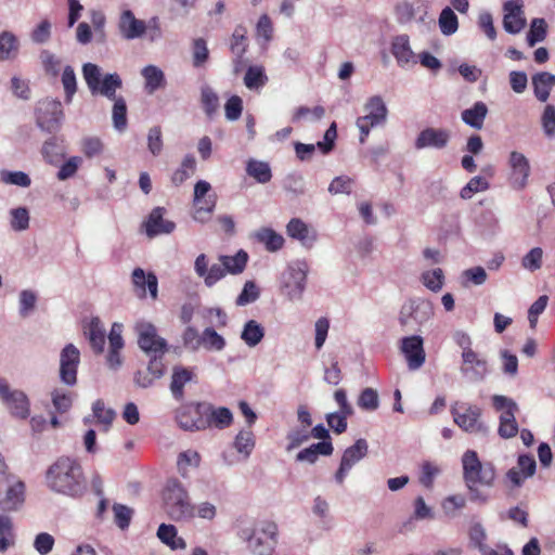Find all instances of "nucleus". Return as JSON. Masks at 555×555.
Wrapping results in <instances>:
<instances>
[{
  "label": "nucleus",
  "mask_w": 555,
  "mask_h": 555,
  "mask_svg": "<svg viewBox=\"0 0 555 555\" xmlns=\"http://www.w3.org/2000/svg\"><path fill=\"white\" fill-rule=\"evenodd\" d=\"M82 77L93 95H102L114 102L112 119L114 128L121 132L127 128V105L122 96H117V90L122 87V79L117 73L102 74V69L94 63L82 65Z\"/></svg>",
  "instance_id": "1"
},
{
  "label": "nucleus",
  "mask_w": 555,
  "mask_h": 555,
  "mask_svg": "<svg viewBox=\"0 0 555 555\" xmlns=\"http://www.w3.org/2000/svg\"><path fill=\"white\" fill-rule=\"evenodd\" d=\"M46 481L51 491L69 498H79L87 489L81 464L69 456L59 457L48 468Z\"/></svg>",
  "instance_id": "2"
},
{
  "label": "nucleus",
  "mask_w": 555,
  "mask_h": 555,
  "mask_svg": "<svg viewBox=\"0 0 555 555\" xmlns=\"http://www.w3.org/2000/svg\"><path fill=\"white\" fill-rule=\"evenodd\" d=\"M463 479L469 491L470 500L486 503L489 499L478 487L491 488L496 477L492 463L482 464L474 450H467L462 456Z\"/></svg>",
  "instance_id": "3"
},
{
  "label": "nucleus",
  "mask_w": 555,
  "mask_h": 555,
  "mask_svg": "<svg viewBox=\"0 0 555 555\" xmlns=\"http://www.w3.org/2000/svg\"><path fill=\"white\" fill-rule=\"evenodd\" d=\"M162 503L166 515L175 521H190L195 517V504L192 503L185 486L177 478H170L162 490Z\"/></svg>",
  "instance_id": "4"
},
{
  "label": "nucleus",
  "mask_w": 555,
  "mask_h": 555,
  "mask_svg": "<svg viewBox=\"0 0 555 555\" xmlns=\"http://www.w3.org/2000/svg\"><path fill=\"white\" fill-rule=\"evenodd\" d=\"M238 537L247 543V548L254 555H271L278 543V526L273 521L263 520L251 529H242Z\"/></svg>",
  "instance_id": "5"
},
{
  "label": "nucleus",
  "mask_w": 555,
  "mask_h": 555,
  "mask_svg": "<svg viewBox=\"0 0 555 555\" xmlns=\"http://www.w3.org/2000/svg\"><path fill=\"white\" fill-rule=\"evenodd\" d=\"M364 115L356 120L360 131V142L364 143L371 129L382 127L387 121L388 108L380 95H373L363 105Z\"/></svg>",
  "instance_id": "6"
},
{
  "label": "nucleus",
  "mask_w": 555,
  "mask_h": 555,
  "mask_svg": "<svg viewBox=\"0 0 555 555\" xmlns=\"http://www.w3.org/2000/svg\"><path fill=\"white\" fill-rule=\"evenodd\" d=\"M308 264L304 260L292 261L281 276V287L291 301L302 298L306 289Z\"/></svg>",
  "instance_id": "7"
},
{
  "label": "nucleus",
  "mask_w": 555,
  "mask_h": 555,
  "mask_svg": "<svg viewBox=\"0 0 555 555\" xmlns=\"http://www.w3.org/2000/svg\"><path fill=\"white\" fill-rule=\"evenodd\" d=\"M434 315L431 302L424 299H414L402 306L399 313V323L405 331L416 332Z\"/></svg>",
  "instance_id": "8"
},
{
  "label": "nucleus",
  "mask_w": 555,
  "mask_h": 555,
  "mask_svg": "<svg viewBox=\"0 0 555 555\" xmlns=\"http://www.w3.org/2000/svg\"><path fill=\"white\" fill-rule=\"evenodd\" d=\"M454 423L469 434L487 435L489 428L480 421L481 409L477 405L455 402L451 408Z\"/></svg>",
  "instance_id": "9"
},
{
  "label": "nucleus",
  "mask_w": 555,
  "mask_h": 555,
  "mask_svg": "<svg viewBox=\"0 0 555 555\" xmlns=\"http://www.w3.org/2000/svg\"><path fill=\"white\" fill-rule=\"evenodd\" d=\"M138 345L142 351L153 357L163 356L167 351V341L157 333L156 326L145 320H139L134 324Z\"/></svg>",
  "instance_id": "10"
},
{
  "label": "nucleus",
  "mask_w": 555,
  "mask_h": 555,
  "mask_svg": "<svg viewBox=\"0 0 555 555\" xmlns=\"http://www.w3.org/2000/svg\"><path fill=\"white\" fill-rule=\"evenodd\" d=\"M178 425L190 431H198L208 428L207 403H188L177 410Z\"/></svg>",
  "instance_id": "11"
},
{
  "label": "nucleus",
  "mask_w": 555,
  "mask_h": 555,
  "mask_svg": "<svg viewBox=\"0 0 555 555\" xmlns=\"http://www.w3.org/2000/svg\"><path fill=\"white\" fill-rule=\"evenodd\" d=\"M37 126L48 132L55 131L63 119V108L61 101L46 98L38 101L36 105Z\"/></svg>",
  "instance_id": "12"
},
{
  "label": "nucleus",
  "mask_w": 555,
  "mask_h": 555,
  "mask_svg": "<svg viewBox=\"0 0 555 555\" xmlns=\"http://www.w3.org/2000/svg\"><path fill=\"white\" fill-rule=\"evenodd\" d=\"M0 399L10 414L15 418L25 420L30 414V403L25 392L11 389L4 379H0Z\"/></svg>",
  "instance_id": "13"
},
{
  "label": "nucleus",
  "mask_w": 555,
  "mask_h": 555,
  "mask_svg": "<svg viewBox=\"0 0 555 555\" xmlns=\"http://www.w3.org/2000/svg\"><path fill=\"white\" fill-rule=\"evenodd\" d=\"M460 372L469 383H481L490 374V365L486 357L476 351L461 354Z\"/></svg>",
  "instance_id": "14"
},
{
  "label": "nucleus",
  "mask_w": 555,
  "mask_h": 555,
  "mask_svg": "<svg viewBox=\"0 0 555 555\" xmlns=\"http://www.w3.org/2000/svg\"><path fill=\"white\" fill-rule=\"evenodd\" d=\"M80 363V351L74 344H67L60 352V379L66 386H75Z\"/></svg>",
  "instance_id": "15"
},
{
  "label": "nucleus",
  "mask_w": 555,
  "mask_h": 555,
  "mask_svg": "<svg viewBox=\"0 0 555 555\" xmlns=\"http://www.w3.org/2000/svg\"><path fill=\"white\" fill-rule=\"evenodd\" d=\"M367 442L365 439H358L351 447L347 448L343 454L340 465L335 474L337 483L343 485L350 469L364 459L367 454Z\"/></svg>",
  "instance_id": "16"
},
{
  "label": "nucleus",
  "mask_w": 555,
  "mask_h": 555,
  "mask_svg": "<svg viewBox=\"0 0 555 555\" xmlns=\"http://www.w3.org/2000/svg\"><path fill=\"white\" fill-rule=\"evenodd\" d=\"M400 350L403 353L410 371H416L423 366L426 360L424 340L418 335L403 337Z\"/></svg>",
  "instance_id": "17"
},
{
  "label": "nucleus",
  "mask_w": 555,
  "mask_h": 555,
  "mask_svg": "<svg viewBox=\"0 0 555 555\" xmlns=\"http://www.w3.org/2000/svg\"><path fill=\"white\" fill-rule=\"evenodd\" d=\"M211 186L205 180H199L194 186V219L199 222L206 220L205 215L212 212L216 206V198L214 195H208Z\"/></svg>",
  "instance_id": "18"
},
{
  "label": "nucleus",
  "mask_w": 555,
  "mask_h": 555,
  "mask_svg": "<svg viewBox=\"0 0 555 555\" xmlns=\"http://www.w3.org/2000/svg\"><path fill=\"white\" fill-rule=\"evenodd\" d=\"M521 0H508L503 5V28L508 34H519L526 26Z\"/></svg>",
  "instance_id": "19"
},
{
  "label": "nucleus",
  "mask_w": 555,
  "mask_h": 555,
  "mask_svg": "<svg viewBox=\"0 0 555 555\" xmlns=\"http://www.w3.org/2000/svg\"><path fill=\"white\" fill-rule=\"evenodd\" d=\"M3 483L8 488L0 499V507L9 512L17 511L25 501V483L16 476Z\"/></svg>",
  "instance_id": "20"
},
{
  "label": "nucleus",
  "mask_w": 555,
  "mask_h": 555,
  "mask_svg": "<svg viewBox=\"0 0 555 555\" xmlns=\"http://www.w3.org/2000/svg\"><path fill=\"white\" fill-rule=\"evenodd\" d=\"M195 273L204 280L207 287H212L216 283L227 275V269L219 261L208 267V260L205 254H201L194 261Z\"/></svg>",
  "instance_id": "21"
},
{
  "label": "nucleus",
  "mask_w": 555,
  "mask_h": 555,
  "mask_svg": "<svg viewBox=\"0 0 555 555\" xmlns=\"http://www.w3.org/2000/svg\"><path fill=\"white\" fill-rule=\"evenodd\" d=\"M451 138L450 131L442 128H426L422 130L415 139L414 146L416 150L446 147Z\"/></svg>",
  "instance_id": "22"
},
{
  "label": "nucleus",
  "mask_w": 555,
  "mask_h": 555,
  "mask_svg": "<svg viewBox=\"0 0 555 555\" xmlns=\"http://www.w3.org/2000/svg\"><path fill=\"white\" fill-rule=\"evenodd\" d=\"M391 54L399 67H408L416 64V54L413 52L408 35L395 36L391 40Z\"/></svg>",
  "instance_id": "23"
},
{
  "label": "nucleus",
  "mask_w": 555,
  "mask_h": 555,
  "mask_svg": "<svg viewBox=\"0 0 555 555\" xmlns=\"http://www.w3.org/2000/svg\"><path fill=\"white\" fill-rule=\"evenodd\" d=\"M508 165L512 169L513 183L517 189H524L527 185L530 176V164L528 158L520 152L509 153Z\"/></svg>",
  "instance_id": "24"
},
{
  "label": "nucleus",
  "mask_w": 555,
  "mask_h": 555,
  "mask_svg": "<svg viewBox=\"0 0 555 555\" xmlns=\"http://www.w3.org/2000/svg\"><path fill=\"white\" fill-rule=\"evenodd\" d=\"M165 209L162 207L154 208L144 223L145 233L149 237L162 234H170L173 232L175 222L164 218Z\"/></svg>",
  "instance_id": "25"
},
{
  "label": "nucleus",
  "mask_w": 555,
  "mask_h": 555,
  "mask_svg": "<svg viewBox=\"0 0 555 555\" xmlns=\"http://www.w3.org/2000/svg\"><path fill=\"white\" fill-rule=\"evenodd\" d=\"M122 324L113 323L111 332L108 334L109 350L107 354V364L111 369L117 370L121 365L120 351L124 348L122 339Z\"/></svg>",
  "instance_id": "26"
},
{
  "label": "nucleus",
  "mask_w": 555,
  "mask_h": 555,
  "mask_svg": "<svg viewBox=\"0 0 555 555\" xmlns=\"http://www.w3.org/2000/svg\"><path fill=\"white\" fill-rule=\"evenodd\" d=\"M118 28L122 38L127 40L140 38L146 30L145 23L135 18L130 10H126L121 13Z\"/></svg>",
  "instance_id": "27"
},
{
  "label": "nucleus",
  "mask_w": 555,
  "mask_h": 555,
  "mask_svg": "<svg viewBox=\"0 0 555 555\" xmlns=\"http://www.w3.org/2000/svg\"><path fill=\"white\" fill-rule=\"evenodd\" d=\"M132 283L140 291V296L144 297L149 291L152 299H156L158 295V280L157 276L150 272L145 273L143 269L135 268L132 271Z\"/></svg>",
  "instance_id": "28"
},
{
  "label": "nucleus",
  "mask_w": 555,
  "mask_h": 555,
  "mask_svg": "<svg viewBox=\"0 0 555 555\" xmlns=\"http://www.w3.org/2000/svg\"><path fill=\"white\" fill-rule=\"evenodd\" d=\"M288 236L299 241L304 246H311L317 241V233L299 218H293L286 225Z\"/></svg>",
  "instance_id": "29"
},
{
  "label": "nucleus",
  "mask_w": 555,
  "mask_h": 555,
  "mask_svg": "<svg viewBox=\"0 0 555 555\" xmlns=\"http://www.w3.org/2000/svg\"><path fill=\"white\" fill-rule=\"evenodd\" d=\"M85 335L94 352L102 353L104 351L105 327L98 317L92 318L85 326Z\"/></svg>",
  "instance_id": "30"
},
{
  "label": "nucleus",
  "mask_w": 555,
  "mask_h": 555,
  "mask_svg": "<svg viewBox=\"0 0 555 555\" xmlns=\"http://www.w3.org/2000/svg\"><path fill=\"white\" fill-rule=\"evenodd\" d=\"M141 75L144 78V89L150 94L165 88L166 86L164 72L155 65H147L143 67L141 69Z\"/></svg>",
  "instance_id": "31"
},
{
  "label": "nucleus",
  "mask_w": 555,
  "mask_h": 555,
  "mask_svg": "<svg viewBox=\"0 0 555 555\" xmlns=\"http://www.w3.org/2000/svg\"><path fill=\"white\" fill-rule=\"evenodd\" d=\"M531 80L535 98L540 102H546L552 88L555 86V75L541 72L533 75Z\"/></svg>",
  "instance_id": "32"
},
{
  "label": "nucleus",
  "mask_w": 555,
  "mask_h": 555,
  "mask_svg": "<svg viewBox=\"0 0 555 555\" xmlns=\"http://www.w3.org/2000/svg\"><path fill=\"white\" fill-rule=\"evenodd\" d=\"M254 238L264 245L270 253L280 250L284 245V237L271 228H260L253 234Z\"/></svg>",
  "instance_id": "33"
},
{
  "label": "nucleus",
  "mask_w": 555,
  "mask_h": 555,
  "mask_svg": "<svg viewBox=\"0 0 555 555\" xmlns=\"http://www.w3.org/2000/svg\"><path fill=\"white\" fill-rule=\"evenodd\" d=\"M193 378V372L186 367L175 366L171 375L170 391L175 399L183 398V388Z\"/></svg>",
  "instance_id": "34"
},
{
  "label": "nucleus",
  "mask_w": 555,
  "mask_h": 555,
  "mask_svg": "<svg viewBox=\"0 0 555 555\" xmlns=\"http://www.w3.org/2000/svg\"><path fill=\"white\" fill-rule=\"evenodd\" d=\"M488 114V107L483 102H476L473 107L464 109L462 120L474 129H481Z\"/></svg>",
  "instance_id": "35"
},
{
  "label": "nucleus",
  "mask_w": 555,
  "mask_h": 555,
  "mask_svg": "<svg viewBox=\"0 0 555 555\" xmlns=\"http://www.w3.org/2000/svg\"><path fill=\"white\" fill-rule=\"evenodd\" d=\"M468 537L470 546L477 548L481 555H488L495 552V548H491L486 543L488 534L480 522H475L470 526Z\"/></svg>",
  "instance_id": "36"
},
{
  "label": "nucleus",
  "mask_w": 555,
  "mask_h": 555,
  "mask_svg": "<svg viewBox=\"0 0 555 555\" xmlns=\"http://www.w3.org/2000/svg\"><path fill=\"white\" fill-rule=\"evenodd\" d=\"M207 418L208 427L222 429L232 424L233 414L228 408H215L210 403H207Z\"/></svg>",
  "instance_id": "37"
},
{
  "label": "nucleus",
  "mask_w": 555,
  "mask_h": 555,
  "mask_svg": "<svg viewBox=\"0 0 555 555\" xmlns=\"http://www.w3.org/2000/svg\"><path fill=\"white\" fill-rule=\"evenodd\" d=\"M246 173L261 184H266L272 179V171L269 163L255 158H249L247 160Z\"/></svg>",
  "instance_id": "38"
},
{
  "label": "nucleus",
  "mask_w": 555,
  "mask_h": 555,
  "mask_svg": "<svg viewBox=\"0 0 555 555\" xmlns=\"http://www.w3.org/2000/svg\"><path fill=\"white\" fill-rule=\"evenodd\" d=\"M492 405L500 414V422H503V418L507 421L516 420L515 414L518 411L517 403L503 395H494L492 397Z\"/></svg>",
  "instance_id": "39"
},
{
  "label": "nucleus",
  "mask_w": 555,
  "mask_h": 555,
  "mask_svg": "<svg viewBox=\"0 0 555 555\" xmlns=\"http://www.w3.org/2000/svg\"><path fill=\"white\" fill-rule=\"evenodd\" d=\"M248 260V255L243 249L233 256L221 255L219 261L227 269V274H240L244 271Z\"/></svg>",
  "instance_id": "40"
},
{
  "label": "nucleus",
  "mask_w": 555,
  "mask_h": 555,
  "mask_svg": "<svg viewBox=\"0 0 555 555\" xmlns=\"http://www.w3.org/2000/svg\"><path fill=\"white\" fill-rule=\"evenodd\" d=\"M157 537L172 550H183L186 546L185 541L181 537H178L177 529L173 525L162 524L157 529Z\"/></svg>",
  "instance_id": "41"
},
{
  "label": "nucleus",
  "mask_w": 555,
  "mask_h": 555,
  "mask_svg": "<svg viewBox=\"0 0 555 555\" xmlns=\"http://www.w3.org/2000/svg\"><path fill=\"white\" fill-rule=\"evenodd\" d=\"M18 48V40L13 33L4 30L0 34V61L16 57Z\"/></svg>",
  "instance_id": "42"
},
{
  "label": "nucleus",
  "mask_w": 555,
  "mask_h": 555,
  "mask_svg": "<svg viewBox=\"0 0 555 555\" xmlns=\"http://www.w3.org/2000/svg\"><path fill=\"white\" fill-rule=\"evenodd\" d=\"M264 336V328L255 320H249L245 323L241 333V339L248 347H256Z\"/></svg>",
  "instance_id": "43"
},
{
  "label": "nucleus",
  "mask_w": 555,
  "mask_h": 555,
  "mask_svg": "<svg viewBox=\"0 0 555 555\" xmlns=\"http://www.w3.org/2000/svg\"><path fill=\"white\" fill-rule=\"evenodd\" d=\"M15 543L12 518L0 514V552H7Z\"/></svg>",
  "instance_id": "44"
},
{
  "label": "nucleus",
  "mask_w": 555,
  "mask_h": 555,
  "mask_svg": "<svg viewBox=\"0 0 555 555\" xmlns=\"http://www.w3.org/2000/svg\"><path fill=\"white\" fill-rule=\"evenodd\" d=\"M268 81V77L262 66H249L244 76V85L249 90H259Z\"/></svg>",
  "instance_id": "45"
},
{
  "label": "nucleus",
  "mask_w": 555,
  "mask_h": 555,
  "mask_svg": "<svg viewBox=\"0 0 555 555\" xmlns=\"http://www.w3.org/2000/svg\"><path fill=\"white\" fill-rule=\"evenodd\" d=\"M312 513L322 520V528L331 530L334 527L333 518L330 515V504L322 496L313 500Z\"/></svg>",
  "instance_id": "46"
},
{
  "label": "nucleus",
  "mask_w": 555,
  "mask_h": 555,
  "mask_svg": "<svg viewBox=\"0 0 555 555\" xmlns=\"http://www.w3.org/2000/svg\"><path fill=\"white\" fill-rule=\"evenodd\" d=\"M202 347L208 351H221L225 347V339L212 327H207L202 333Z\"/></svg>",
  "instance_id": "47"
},
{
  "label": "nucleus",
  "mask_w": 555,
  "mask_h": 555,
  "mask_svg": "<svg viewBox=\"0 0 555 555\" xmlns=\"http://www.w3.org/2000/svg\"><path fill=\"white\" fill-rule=\"evenodd\" d=\"M196 168V160L193 155H186L180 168H178L171 177V181L176 185L182 184L191 175L194 173Z\"/></svg>",
  "instance_id": "48"
},
{
  "label": "nucleus",
  "mask_w": 555,
  "mask_h": 555,
  "mask_svg": "<svg viewBox=\"0 0 555 555\" xmlns=\"http://www.w3.org/2000/svg\"><path fill=\"white\" fill-rule=\"evenodd\" d=\"M547 34V24L544 18H533L530 29L527 34V42L530 47H534L538 42H542Z\"/></svg>",
  "instance_id": "49"
},
{
  "label": "nucleus",
  "mask_w": 555,
  "mask_h": 555,
  "mask_svg": "<svg viewBox=\"0 0 555 555\" xmlns=\"http://www.w3.org/2000/svg\"><path fill=\"white\" fill-rule=\"evenodd\" d=\"M439 27L443 35H453L459 28L457 16L450 8H444L439 16Z\"/></svg>",
  "instance_id": "50"
},
{
  "label": "nucleus",
  "mask_w": 555,
  "mask_h": 555,
  "mask_svg": "<svg viewBox=\"0 0 555 555\" xmlns=\"http://www.w3.org/2000/svg\"><path fill=\"white\" fill-rule=\"evenodd\" d=\"M93 416L96 422L103 426V429L108 430L115 417V412L112 409H106L102 400H96L92 405Z\"/></svg>",
  "instance_id": "51"
},
{
  "label": "nucleus",
  "mask_w": 555,
  "mask_h": 555,
  "mask_svg": "<svg viewBox=\"0 0 555 555\" xmlns=\"http://www.w3.org/2000/svg\"><path fill=\"white\" fill-rule=\"evenodd\" d=\"M236 451L248 457L255 448V437L250 430H241L234 440Z\"/></svg>",
  "instance_id": "52"
},
{
  "label": "nucleus",
  "mask_w": 555,
  "mask_h": 555,
  "mask_svg": "<svg viewBox=\"0 0 555 555\" xmlns=\"http://www.w3.org/2000/svg\"><path fill=\"white\" fill-rule=\"evenodd\" d=\"M201 455L194 450L181 452L177 461L178 469L183 477H186L189 467H198Z\"/></svg>",
  "instance_id": "53"
},
{
  "label": "nucleus",
  "mask_w": 555,
  "mask_h": 555,
  "mask_svg": "<svg viewBox=\"0 0 555 555\" xmlns=\"http://www.w3.org/2000/svg\"><path fill=\"white\" fill-rule=\"evenodd\" d=\"M61 81L65 92V100L67 103H70L77 91L76 74L72 66L67 65L64 67Z\"/></svg>",
  "instance_id": "54"
},
{
  "label": "nucleus",
  "mask_w": 555,
  "mask_h": 555,
  "mask_svg": "<svg viewBox=\"0 0 555 555\" xmlns=\"http://www.w3.org/2000/svg\"><path fill=\"white\" fill-rule=\"evenodd\" d=\"M422 283L431 292H439L444 282V274L440 268L428 270L422 273Z\"/></svg>",
  "instance_id": "55"
},
{
  "label": "nucleus",
  "mask_w": 555,
  "mask_h": 555,
  "mask_svg": "<svg viewBox=\"0 0 555 555\" xmlns=\"http://www.w3.org/2000/svg\"><path fill=\"white\" fill-rule=\"evenodd\" d=\"M260 297V289L254 281H247L240 295L237 296L235 304L240 307L247 306L255 302Z\"/></svg>",
  "instance_id": "56"
},
{
  "label": "nucleus",
  "mask_w": 555,
  "mask_h": 555,
  "mask_svg": "<svg viewBox=\"0 0 555 555\" xmlns=\"http://www.w3.org/2000/svg\"><path fill=\"white\" fill-rule=\"evenodd\" d=\"M489 189V182L479 176L472 178L465 186L462 188L460 196L463 199H469L475 193L483 192Z\"/></svg>",
  "instance_id": "57"
},
{
  "label": "nucleus",
  "mask_w": 555,
  "mask_h": 555,
  "mask_svg": "<svg viewBox=\"0 0 555 555\" xmlns=\"http://www.w3.org/2000/svg\"><path fill=\"white\" fill-rule=\"evenodd\" d=\"M0 181L5 184L17 185L21 188H27L30 185L31 180L24 171H0Z\"/></svg>",
  "instance_id": "58"
},
{
  "label": "nucleus",
  "mask_w": 555,
  "mask_h": 555,
  "mask_svg": "<svg viewBox=\"0 0 555 555\" xmlns=\"http://www.w3.org/2000/svg\"><path fill=\"white\" fill-rule=\"evenodd\" d=\"M543 249L540 247L531 248L521 259L524 269L534 272L542 267L543 263Z\"/></svg>",
  "instance_id": "59"
},
{
  "label": "nucleus",
  "mask_w": 555,
  "mask_h": 555,
  "mask_svg": "<svg viewBox=\"0 0 555 555\" xmlns=\"http://www.w3.org/2000/svg\"><path fill=\"white\" fill-rule=\"evenodd\" d=\"M358 406L365 411H375L379 406L378 393L373 388H365L361 391L358 398Z\"/></svg>",
  "instance_id": "60"
},
{
  "label": "nucleus",
  "mask_w": 555,
  "mask_h": 555,
  "mask_svg": "<svg viewBox=\"0 0 555 555\" xmlns=\"http://www.w3.org/2000/svg\"><path fill=\"white\" fill-rule=\"evenodd\" d=\"M40 62L44 72L48 75L56 77L60 73L62 61L55 54L50 52L49 50H42L40 52Z\"/></svg>",
  "instance_id": "61"
},
{
  "label": "nucleus",
  "mask_w": 555,
  "mask_h": 555,
  "mask_svg": "<svg viewBox=\"0 0 555 555\" xmlns=\"http://www.w3.org/2000/svg\"><path fill=\"white\" fill-rule=\"evenodd\" d=\"M11 228L16 232H22L29 227V212L25 207H18L10 210Z\"/></svg>",
  "instance_id": "62"
},
{
  "label": "nucleus",
  "mask_w": 555,
  "mask_h": 555,
  "mask_svg": "<svg viewBox=\"0 0 555 555\" xmlns=\"http://www.w3.org/2000/svg\"><path fill=\"white\" fill-rule=\"evenodd\" d=\"M201 100L205 113L211 116L218 108L219 98L209 86H203L201 89Z\"/></svg>",
  "instance_id": "63"
},
{
  "label": "nucleus",
  "mask_w": 555,
  "mask_h": 555,
  "mask_svg": "<svg viewBox=\"0 0 555 555\" xmlns=\"http://www.w3.org/2000/svg\"><path fill=\"white\" fill-rule=\"evenodd\" d=\"M541 126L544 134L553 139L555 138V106L547 104L541 116Z\"/></svg>",
  "instance_id": "64"
}]
</instances>
